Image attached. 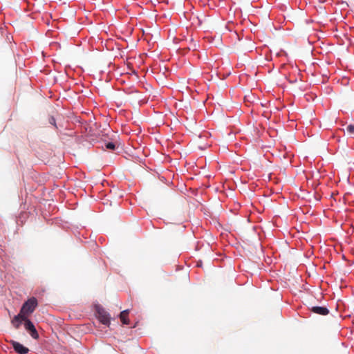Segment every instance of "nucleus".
<instances>
[{
  "mask_svg": "<svg viewBox=\"0 0 354 354\" xmlns=\"http://www.w3.org/2000/svg\"><path fill=\"white\" fill-rule=\"evenodd\" d=\"M37 300L35 297L28 299L22 306L19 313L15 316V319L19 317H28L32 314L37 306Z\"/></svg>",
  "mask_w": 354,
  "mask_h": 354,
  "instance_id": "f257e3e1",
  "label": "nucleus"
},
{
  "mask_svg": "<svg viewBox=\"0 0 354 354\" xmlns=\"http://www.w3.org/2000/svg\"><path fill=\"white\" fill-rule=\"evenodd\" d=\"M23 322H24V328L28 332L30 335L35 339L39 338V334L34 326L33 323L28 318L23 317Z\"/></svg>",
  "mask_w": 354,
  "mask_h": 354,
  "instance_id": "f03ea898",
  "label": "nucleus"
},
{
  "mask_svg": "<svg viewBox=\"0 0 354 354\" xmlns=\"http://www.w3.org/2000/svg\"><path fill=\"white\" fill-rule=\"evenodd\" d=\"M97 318L100 322L106 326L110 324V317L109 313L102 308H98L97 310Z\"/></svg>",
  "mask_w": 354,
  "mask_h": 354,
  "instance_id": "7ed1b4c3",
  "label": "nucleus"
},
{
  "mask_svg": "<svg viewBox=\"0 0 354 354\" xmlns=\"http://www.w3.org/2000/svg\"><path fill=\"white\" fill-rule=\"evenodd\" d=\"M10 343L12 346L14 350L17 353L20 354H26L29 351V349L24 346H23L21 344H20L18 342H16L15 340H10Z\"/></svg>",
  "mask_w": 354,
  "mask_h": 354,
  "instance_id": "20e7f679",
  "label": "nucleus"
},
{
  "mask_svg": "<svg viewBox=\"0 0 354 354\" xmlns=\"http://www.w3.org/2000/svg\"><path fill=\"white\" fill-rule=\"evenodd\" d=\"M311 311L321 315H326L329 313L328 309L324 306H313L311 308Z\"/></svg>",
  "mask_w": 354,
  "mask_h": 354,
  "instance_id": "39448f33",
  "label": "nucleus"
},
{
  "mask_svg": "<svg viewBox=\"0 0 354 354\" xmlns=\"http://www.w3.org/2000/svg\"><path fill=\"white\" fill-rule=\"evenodd\" d=\"M129 310H123L120 314V318L123 324H129V321L127 318Z\"/></svg>",
  "mask_w": 354,
  "mask_h": 354,
  "instance_id": "423d86ee",
  "label": "nucleus"
},
{
  "mask_svg": "<svg viewBox=\"0 0 354 354\" xmlns=\"http://www.w3.org/2000/svg\"><path fill=\"white\" fill-rule=\"evenodd\" d=\"M21 322H23L22 317H19V318H18V319H15V316L14 317L13 319L12 320V323L15 326L16 328H18L19 327V325Z\"/></svg>",
  "mask_w": 354,
  "mask_h": 354,
  "instance_id": "0eeeda50",
  "label": "nucleus"
},
{
  "mask_svg": "<svg viewBox=\"0 0 354 354\" xmlns=\"http://www.w3.org/2000/svg\"><path fill=\"white\" fill-rule=\"evenodd\" d=\"M106 148L109 150L114 151L116 149V146L113 142H108L106 144Z\"/></svg>",
  "mask_w": 354,
  "mask_h": 354,
  "instance_id": "6e6552de",
  "label": "nucleus"
},
{
  "mask_svg": "<svg viewBox=\"0 0 354 354\" xmlns=\"http://www.w3.org/2000/svg\"><path fill=\"white\" fill-rule=\"evenodd\" d=\"M347 132L349 134H353L354 133V124H349L346 128Z\"/></svg>",
  "mask_w": 354,
  "mask_h": 354,
  "instance_id": "1a4fd4ad",
  "label": "nucleus"
},
{
  "mask_svg": "<svg viewBox=\"0 0 354 354\" xmlns=\"http://www.w3.org/2000/svg\"><path fill=\"white\" fill-rule=\"evenodd\" d=\"M49 122L55 126V119L53 117H50L49 119Z\"/></svg>",
  "mask_w": 354,
  "mask_h": 354,
  "instance_id": "9d476101",
  "label": "nucleus"
},
{
  "mask_svg": "<svg viewBox=\"0 0 354 354\" xmlns=\"http://www.w3.org/2000/svg\"><path fill=\"white\" fill-rule=\"evenodd\" d=\"M197 20L198 21V25L200 26L201 24V21L198 17H197Z\"/></svg>",
  "mask_w": 354,
  "mask_h": 354,
  "instance_id": "9b49d317",
  "label": "nucleus"
}]
</instances>
